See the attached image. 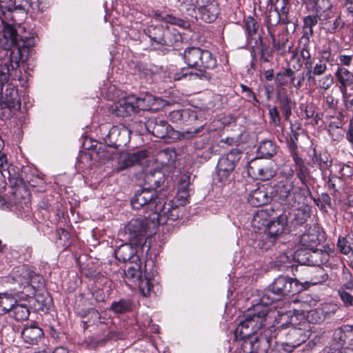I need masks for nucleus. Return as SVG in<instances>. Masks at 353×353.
<instances>
[{
    "label": "nucleus",
    "instance_id": "obj_1",
    "mask_svg": "<svg viewBox=\"0 0 353 353\" xmlns=\"http://www.w3.org/2000/svg\"><path fill=\"white\" fill-rule=\"evenodd\" d=\"M7 20L0 19V46L6 53L5 58L0 61V84L2 86L7 83L10 68L15 70L19 67L22 54L26 50L34 46L36 37L33 32H27L23 24L8 23Z\"/></svg>",
    "mask_w": 353,
    "mask_h": 353
},
{
    "label": "nucleus",
    "instance_id": "obj_2",
    "mask_svg": "<svg viewBox=\"0 0 353 353\" xmlns=\"http://www.w3.org/2000/svg\"><path fill=\"white\" fill-rule=\"evenodd\" d=\"M131 205L135 210L143 208L153 224L163 225L168 221L177 220L181 215L180 208L174 205L172 201L166 202L150 189L138 190L131 199Z\"/></svg>",
    "mask_w": 353,
    "mask_h": 353
},
{
    "label": "nucleus",
    "instance_id": "obj_3",
    "mask_svg": "<svg viewBox=\"0 0 353 353\" xmlns=\"http://www.w3.org/2000/svg\"><path fill=\"white\" fill-rule=\"evenodd\" d=\"M12 279L18 283L19 288H14L11 292L0 293V315L9 314L20 293L30 296L34 294L36 288L43 286L42 278L24 265L12 270Z\"/></svg>",
    "mask_w": 353,
    "mask_h": 353
},
{
    "label": "nucleus",
    "instance_id": "obj_4",
    "mask_svg": "<svg viewBox=\"0 0 353 353\" xmlns=\"http://www.w3.org/2000/svg\"><path fill=\"white\" fill-rule=\"evenodd\" d=\"M183 59L189 68L176 72L173 76L176 81L210 79V74L205 70L214 69L217 63L215 57L210 51L196 47L186 48L183 52Z\"/></svg>",
    "mask_w": 353,
    "mask_h": 353
},
{
    "label": "nucleus",
    "instance_id": "obj_5",
    "mask_svg": "<svg viewBox=\"0 0 353 353\" xmlns=\"http://www.w3.org/2000/svg\"><path fill=\"white\" fill-rule=\"evenodd\" d=\"M287 174L288 177L278 186L279 199L283 205L292 210V221L294 224L301 225L307 221L309 216L308 206L305 204L306 196L303 189L295 186L291 179L294 176V170L289 168Z\"/></svg>",
    "mask_w": 353,
    "mask_h": 353
},
{
    "label": "nucleus",
    "instance_id": "obj_6",
    "mask_svg": "<svg viewBox=\"0 0 353 353\" xmlns=\"http://www.w3.org/2000/svg\"><path fill=\"white\" fill-rule=\"evenodd\" d=\"M272 301L270 300L269 294H263L261 298V303L247 311L244 320L241 321L235 329L236 338L249 337L265 325L269 312V305L272 303Z\"/></svg>",
    "mask_w": 353,
    "mask_h": 353
},
{
    "label": "nucleus",
    "instance_id": "obj_7",
    "mask_svg": "<svg viewBox=\"0 0 353 353\" xmlns=\"http://www.w3.org/2000/svg\"><path fill=\"white\" fill-rule=\"evenodd\" d=\"M303 290L302 285L296 279L285 276H279L268 286L264 294H269L270 300L272 303L281 299V298L295 294Z\"/></svg>",
    "mask_w": 353,
    "mask_h": 353
},
{
    "label": "nucleus",
    "instance_id": "obj_8",
    "mask_svg": "<svg viewBox=\"0 0 353 353\" xmlns=\"http://www.w3.org/2000/svg\"><path fill=\"white\" fill-rule=\"evenodd\" d=\"M240 156V151L235 148L219 157L216 168L217 181L219 183L226 185L233 180L234 171Z\"/></svg>",
    "mask_w": 353,
    "mask_h": 353
},
{
    "label": "nucleus",
    "instance_id": "obj_9",
    "mask_svg": "<svg viewBox=\"0 0 353 353\" xmlns=\"http://www.w3.org/2000/svg\"><path fill=\"white\" fill-rule=\"evenodd\" d=\"M145 32L152 41L161 45L172 46L182 40L181 35L175 29L164 28L163 26H150Z\"/></svg>",
    "mask_w": 353,
    "mask_h": 353
},
{
    "label": "nucleus",
    "instance_id": "obj_10",
    "mask_svg": "<svg viewBox=\"0 0 353 353\" xmlns=\"http://www.w3.org/2000/svg\"><path fill=\"white\" fill-rule=\"evenodd\" d=\"M149 222L152 223L148 216H139L132 219L125 226L123 231L120 233L126 241L137 243L139 238L143 236L149 227Z\"/></svg>",
    "mask_w": 353,
    "mask_h": 353
},
{
    "label": "nucleus",
    "instance_id": "obj_11",
    "mask_svg": "<svg viewBox=\"0 0 353 353\" xmlns=\"http://www.w3.org/2000/svg\"><path fill=\"white\" fill-rule=\"evenodd\" d=\"M295 256L300 263L319 268L326 264L330 260V254L327 251L315 248L305 251L299 250L296 252Z\"/></svg>",
    "mask_w": 353,
    "mask_h": 353
},
{
    "label": "nucleus",
    "instance_id": "obj_12",
    "mask_svg": "<svg viewBox=\"0 0 353 353\" xmlns=\"http://www.w3.org/2000/svg\"><path fill=\"white\" fill-rule=\"evenodd\" d=\"M247 170L250 176L261 181L269 180L276 174L272 163L265 162L261 158L252 159L248 163Z\"/></svg>",
    "mask_w": 353,
    "mask_h": 353
},
{
    "label": "nucleus",
    "instance_id": "obj_13",
    "mask_svg": "<svg viewBox=\"0 0 353 353\" xmlns=\"http://www.w3.org/2000/svg\"><path fill=\"white\" fill-rule=\"evenodd\" d=\"M290 214V212L287 214L286 212H283L277 216L272 217L270 224L263 232L271 243H274L285 231Z\"/></svg>",
    "mask_w": 353,
    "mask_h": 353
},
{
    "label": "nucleus",
    "instance_id": "obj_14",
    "mask_svg": "<svg viewBox=\"0 0 353 353\" xmlns=\"http://www.w3.org/2000/svg\"><path fill=\"white\" fill-rule=\"evenodd\" d=\"M324 239V232L316 224L310 226L300 238V244L305 250L315 248Z\"/></svg>",
    "mask_w": 353,
    "mask_h": 353
},
{
    "label": "nucleus",
    "instance_id": "obj_15",
    "mask_svg": "<svg viewBox=\"0 0 353 353\" xmlns=\"http://www.w3.org/2000/svg\"><path fill=\"white\" fill-rule=\"evenodd\" d=\"M269 332H272V330H265L264 333H261L254 340H251L249 343L250 351L247 353H267L270 347V340L273 336H270Z\"/></svg>",
    "mask_w": 353,
    "mask_h": 353
},
{
    "label": "nucleus",
    "instance_id": "obj_16",
    "mask_svg": "<svg viewBox=\"0 0 353 353\" xmlns=\"http://www.w3.org/2000/svg\"><path fill=\"white\" fill-rule=\"evenodd\" d=\"M112 111L119 117H127L132 113L137 112L138 108L135 101L134 97H128V98L119 100L112 107Z\"/></svg>",
    "mask_w": 353,
    "mask_h": 353
},
{
    "label": "nucleus",
    "instance_id": "obj_17",
    "mask_svg": "<svg viewBox=\"0 0 353 353\" xmlns=\"http://www.w3.org/2000/svg\"><path fill=\"white\" fill-rule=\"evenodd\" d=\"M21 337L26 343L37 345L44 338L43 330L35 323H31L23 327L21 332Z\"/></svg>",
    "mask_w": 353,
    "mask_h": 353
},
{
    "label": "nucleus",
    "instance_id": "obj_18",
    "mask_svg": "<svg viewBox=\"0 0 353 353\" xmlns=\"http://www.w3.org/2000/svg\"><path fill=\"white\" fill-rule=\"evenodd\" d=\"M273 214L274 210L272 208L256 211L252 221V226L254 230H255L256 232H264L268 224H270Z\"/></svg>",
    "mask_w": 353,
    "mask_h": 353
},
{
    "label": "nucleus",
    "instance_id": "obj_19",
    "mask_svg": "<svg viewBox=\"0 0 353 353\" xmlns=\"http://www.w3.org/2000/svg\"><path fill=\"white\" fill-rule=\"evenodd\" d=\"M333 339L336 342L337 347L353 345V325H343L335 330Z\"/></svg>",
    "mask_w": 353,
    "mask_h": 353
},
{
    "label": "nucleus",
    "instance_id": "obj_20",
    "mask_svg": "<svg viewBox=\"0 0 353 353\" xmlns=\"http://www.w3.org/2000/svg\"><path fill=\"white\" fill-rule=\"evenodd\" d=\"M148 131L156 137L163 139L169 131L170 125L163 120L156 118L150 119L145 123Z\"/></svg>",
    "mask_w": 353,
    "mask_h": 353
},
{
    "label": "nucleus",
    "instance_id": "obj_21",
    "mask_svg": "<svg viewBox=\"0 0 353 353\" xmlns=\"http://www.w3.org/2000/svg\"><path fill=\"white\" fill-rule=\"evenodd\" d=\"M138 110H157L163 105V101L151 94H145L143 97L135 98Z\"/></svg>",
    "mask_w": 353,
    "mask_h": 353
},
{
    "label": "nucleus",
    "instance_id": "obj_22",
    "mask_svg": "<svg viewBox=\"0 0 353 353\" xmlns=\"http://www.w3.org/2000/svg\"><path fill=\"white\" fill-rule=\"evenodd\" d=\"M296 145L294 143H292L290 146L291 154L295 164V168L297 177L300 181L304 183L306 178L309 174L307 167L305 166L303 160L299 156L296 151Z\"/></svg>",
    "mask_w": 353,
    "mask_h": 353
},
{
    "label": "nucleus",
    "instance_id": "obj_23",
    "mask_svg": "<svg viewBox=\"0 0 353 353\" xmlns=\"http://www.w3.org/2000/svg\"><path fill=\"white\" fill-rule=\"evenodd\" d=\"M153 17L157 21H161L165 23L174 25L182 29H188L190 28V23L188 21L176 18L172 14L155 11L154 12Z\"/></svg>",
    "mask_w": 353,
    "mask_h": 353
},
{
    "label": "nucleus",
    "instance_id": "obj_24",
    "mask_svg": "<svg viewBox=\"0 0 353 353\" xmlns=\"http://www.w3.org/2000/svg\"><path fill=\"white\" fill-rule=\"evenodd\" d=\"M334 74L340 84L339 90L341 92H347V87L353 84V74L347 69L339 66Z\"/></svg>",
    "mask_w": 353,
    "mask_h": 353
},
{
    "label": "nucleus",
    "instance_id": "obj_25",
    "mask_svg": "<svg viewBox=\"0 0 353 353\" xmlns=\"http://www.w3.org/2000/svg\"><path fill=\"white\" fill-rule=\"evenodd\" d=\"M248 201L250 205L259 207L268 204L271 201V197L264 188H259L250 193Z\"/></svg>",
    "mask_w": 353,
    "mask_h": 353
},
{
    "label": "nucleus",
    "instance_id": "obj_26",
    "mask_svg": "<svg viewBox=\"0 0 353 353\" xmlns=\"http://www.w3.org/2000/svg\"><path fill=\"white\" fill-rule=\"evenodd\" d=\"M4 102L10 108L18 109L21 108V101L19 97L17 88L12 85L8 84L4 91Z\"/></svg>",
    "mask_w": 353,
    "mask_h": 353
},
{
    "label": "nucleus",
    "instance_id": "obj_27",
    "mask_svg": "<svg viewBox=\"0 0 353 353\" xmlns=\"http://www.w3.org/2000/svg\"><path fill=\"white\" fill-rule=\"evenodd\" d=\"M146 157L147 152L145 150H139L136 152L128 153L123 157L122 159L123 163L117 168V171L120 172L127 168L132 166L133 165L138 163Z\"/></svg>",
    "mask_w": 353,
    "mask_h": 353
},
{
    "label": "nucleus",
    "instance_id": "obj_28",
    "mask_svg": "<svg viewBox=\"0 0 353 353\" xmlns=\"http://www.w3.org/2000/svg\"><path fill=\"white\" fill-rule=\"evenodd\" d=\"M125 282L129 285H133L135 283L139 281V279L142 276V272L141 270V265L137 263H130L128 268L124 271Z\"/></svg>",
    "mask_w": 353,
    "mask_h": 353
},
{
    "label": "nucleus",
    "instance_id": "obj_29",
    "mask_svg": "<svg viewBox=\"0 0 353 353\" xmlns=\"http://www.w3.org/2000/svg\"><path fill=\"white\" fill-rule=\"evenodd\" d=\"M145 184L149 185L146 189H150L153 191L159 188L164 182V176L160 170H154L147 173L144 177Z\"/></svg>",
    "mask_w": 353,
    "mask_h": 353
},
{
    "label": "nucleus",
    "instance_id": "obj_30",
    "mask_svg": "<svg viewBox=\"0 0 353 353\" xmlns=\"http://www.w3.org/2000/svg\"><path fill=\"white\" fill-rule=\"evenodd\" d=\"M8 314L17 321H22L28 319L30 310L26 304L18 303L16 301Z\"/></svg>",
    "mask_w": 353,
    "mask_h": 353
},
{
    "label": "nucleus",
    "instance_id": "obj_31",
    "mask_svg": "<svg viewBox=\"0 0 353 353\" xmlns=\"http://www.w3.org/2000/svg\"><path fill=\"white\" fill-rule=\"evenodd\" d=\"M133 243H124L119 246L114 250L115 257L120 261L125 262L130 260L135 252V249L132 246Z\"/></svg>",
    "mask_w": 353,
    "mask_h": 353
},
{
    "label": "nucleus",
    "instance_id": "obj_32",
    "mask_svg": "<svg viewBox=\"0 0 353 353\" xmlns=\"http://www.w3.org/2000/svg\"><path fill=\"white\" fill-rule=\"evenodd\" d=\"M0 19L14 20V3L12 0H0Z\"/></svg>",
    "mask_w": 353,
    "mask_h": 353
},
{
    "label": "nucleus",
    "instance_id": "obj_33",
    "mask_svg": "<svg viewBox=\"0 0 353 353\" xmlns=\"http://www.w3.org/2000/svg\"><path fill=\"white\" fill-rule=\"evenodd\" d=\"M313 161H316L321 170H328L332 165V160L330 155L327 152L316 154L314 150Z\"/></svg>",
    "mask_w": 353,
    "mask_h": 353
},
{
    "label": "nucleus",
    "instance_id": "obj_34",
    "mask_svg": "<svg viewBox=\"0 0 353 353\" xmlns=\"http://www.w3.org/2000/svg\"><path fill=\"white\" fill-rule=\"evenodd\" d=\"M258 153L261 158L271 157L276 154V146L271 141H263L258 148Z\"/></svg>",
    "mask_w": 353,
    "mask_h": 353
},
{
    "label": "nucleus",
    "instance_id": "obj_35",
    "mask_svg": "<svg viewBox=\"0 0 353 353\" xmlns=\"http://www.w3.org/2000/svg\"><path fill=\"white\" fill-rule=\"evenodd\" d=\"M133 285L138 286L142 295L144 296H148L150 294V292L152 290L153 281L147 276L145 278H142L141 276L139 279V281L135 283Z\"/></svg>",
    "mask_w": 353,
    "mask_h": 353
},
{
    "label": "nucleus",
    "instance_id": "obj_36",
    "mask_svg": "<svg viewBox=\"0 0 353 353\" xmlns=\"http://www.w3.org/2000/svg\"><path fill=\"white\" fill-rule=\"evenodd\" d=\"M210 6L201 11L200 13L201 19L207 23L214 21L219 14L217 5L216 3L209 5Z\"/></svg>",
    "mask_w": 353,
    "mask_h": 353
},
{
    "label": "nucleus",
    "instance_id": "obj_37",
    "mask_svg": "<svg viewBox=\"0 0 353 353\" xmlns=\"http://www.w3.org/2000/svg\"><path fill=\"white\" fill-rule=\"evenodd\" d=\"M334 83V77L332 74H327L319 78L316 82V88L319 92L323 93L330 88Z\"/></svg>",
    "mask_w": 353,
    "mask_h": 353
},
{
    "label": "nucleus",
    "instance_id": "obj_38",
    "mask_svg": "<svg viewBox=\"0 0 353 353\" xmlns=\"http://www.w3.org/2000/svg\"><path fill=\"white\" fill-rule=\"evenodd\" d=\"M327 279L328 275L325 270L321 268H318L316 269L314 274L307 282L312 285H317L324 283L327 280Z\"/></svg>",
    "mask_w": 353,
    "mask_h": 353
},
{
    "label": "nucleus",
    "instance_id": "obj_39",
    "mask_svg": "<svg viewBox=\"0 0 353 353\" xmlns=\"http://www.w3.org/2000/svg\"><path fill=\"white\" fill-rule=\"evenodd\" d=\"M131 308L130 301L121 299L119 301L113 302L111 305V310L117 314H122L129 311Z\"/></svg>",
    "mask_w": 353,
    "mask_h": 353
},
{
    "label": "nucleus",
    "instance_id": "obj_40",
    "mask_svg": "<svg viewBox=\"0 0 353 353\" xmlns=\"http://www.w3.org/2000/svg\"><path fill=\"white\" fill-rule=\"evenodd\" d=\"M281 109L285 120H288L292 114V102L288 97H283L280 99Z\"/></svg>",
    "mask_w": 353,
    "mask_h": 353
},
{
    "label": "nucleus",
    "instance_id": "obj_41",
    "mask_svg": "<svg viewBox=\"0 0 353 353\" xmlns=\"http://www.w3.org/2000/svg\"><path fill=\"white\" fill-rule=\"evenodd\" d=\"M282 318H290V321H287V323H283L281 325V327L283 329L289 328L291 327L292 330L293 331L294 334H298L300 330H297L296 328V323L298 320V318L296 315H291V313H287L283 315H282Z\"/></svg>",
    "mask_w": 353,
    "mask_h": 353
},
{
    "label": "nucleus",
    "instance_id": "obj_42",
    "mask_svg": "<svg viewBox=\"0 0 353 353\" xmlns=\"http://www.w3.org/2000/svg\"><path fill=\"white\" fill-rule=\"evenodd\" d=\"M338 294L345 307L353 306V295L345 290L344 288H340L338 290Z\"/></svg>",
    "mask_w": 353,
    "mask_h": 353
},
{
    "label": "nucleus",
    "instance_id": "obj_43",
    "mask_svg": "<svg viewBox=\"0 0 353 353\" xmlns=\"http://www.w3.org/2000/svg\"><path fill=\"white\" fill-rule=\"evenodd\" d=\"M13 3L14 12L17 11H20L25 14L30 12L31 6L30 0H14Z\"/></svg>",
    "mask_w": 353,
    "mask_h": 353
},
{
    "label": "nucleus",
    "instance_id": "obj_44",
    "mask_svg": "<svg viewBox=\"0 0 353 353\" xmlns=\"http://www.w3.org/2000/svg\"><path fill=\"white\" fill-rule=\"evenodd\" d=\"M30 12L37 13L43 11L48 4V0H30Z\"/></svg>",
    "mask_w": 353,
    "mask_h": 353
},
{
    "label": "nucleus",
    "instance_id": "obj_45",
    "mask_svg": "<svg viewBox=\"0 0 353 353\" xmlns=\"http://www.w3.org/2000/svg\"><path fill=\"white\" fill-rule=\"evenodd\" d=\"M337 246L341 252L345 255L349 254L352 250L350 243L344 237L339 238Z\"/></svg>",
    "mask_w": 353,
    "mask_h": 353
},
{
    "label": "nucleus",
    "instance_id": "obj_46",
    "mask_svg": "<svg viewBox=\"0 0 353 353\" xmlns=\"http://www.w3.org/2000/svg\"><path fill=\"white\" fill-rule=\"evenodd\" d=\"M189 196H190V192L178 191L176 198L177 201H179V204L181 206H183L187 203ZM172 203H173V202L172 201ZM172 204L174 205H176L178 207L177 205H174V203H172ZM179 208H180V210H181V215L179 216V217H180L182 216V214H183V207L179 206Z\"/></svg>",
    "mask_w": 353,
    "mask_h": 353
},
{
    "label": "nucleus",
    "instance_id": "obj_47",
    "mask_svg": "<svg viewBox=\"0 0 353 353\" xmlns=\"http://www.w3.org/2000/svg\"><path fill=\"white\" fill-rule=\"evenodd\" d=\"M245 28L249 35L252 36L256 34L257 30V24L256 20L252 17H248L245 19Z\"/></svg>",
    "mask_w": 353,
    "mask_h": 353
},
{
    "label": "nucleus",
    "instance_id": "obj_48",
    "mask_svg": "<svg viewBox=\"0 0 353 353\" xmlns=\"http://www.w3.org/2000/svg\"><path fill=\"white\" fill-rule=\"evenodd\" d=\"M190 176L182 175L179 182L178 191L190 192Z\"/></svg>",
    "mask_w": 353,
    "mask_h": 353
},
{
    "label": "nucleus",
    "instance_id": "obj_49",
    "mask_svg": "<svg viewBox=\"0 0 353 353\" xmlns=\"http://www.w3.org/2000/svg\"><path fill=\"white\" fill-rule=\"evenodd\" d=\"M269 115L271 121L276 125L279 126L281 123V118L279 116V111L276 106H269Z\"/></svg>",
    "mask_w": 353,
    "mask_h": 353
},
{
    "label": "nucleus",
    "instance_id": "obj_50",
    "mask_svg": "<svg viewBox=\"0 0 353 353\" xmlns=\"http://www.w3.org/2000/svg\"><path fill=\"white\" fill-rule=\"evenodd\" d=\"M318 22V17L314 15H309L304 19V26L305 28H309L310 32L312 33V28L316 25Z\"/></svg>",
    "mask_w": 353,
    "mask_h": 353
},
{
    "label": "nucleus",
    "instance_id": "obj_51",
    "mask_svg": "<svg viewBox=\"0 0 353 353\" xmlns=\"http://www.w3.org/2000/svg\"><path fill=\"white\" fill-rule=\"evenodd\" d=\"M327 65L322 61H319L314 66L312 74L314 76H320L325 72Z\"/></svg>",
    "mask_w": 353,
    "mask_h": 353
},
{
    "label": "nucleus",
    "instance_id": "obj_52",
    "mask_svg": "<svg viewBox=\"0 0 353 353\" xmlns=\"http://www.w3.org/2000/svg\"><path fill=\"white\" fill-rule=\"evenodd\" d=\"M181 9L186 11H194L196 10L194 0H178Z\"/></svg>",
    "mask_w": 353,
    "mask_h": 353
},
{
    "label": "nucleus",
    "instance_id": "obj_53",
    "mask_svg": "<svg viewBox=\"0 0 353 353\" xmlns=\"http://www.w3.org/2000/svg\"><path fill=\"white\" fill-rule=\"evenodd\" d=\"M343 100L345 108L353 112V94L345 92L342 93Z\"/></svg>",
    "mask_w": 353,
    "mask_h": 353
},
{
    "label": "nucleus",
    "instance_id": "obj_54",
    "mask_svg": "<svg viewBox=\"0 0 353 353\" xmlns=\"http://www.w3.org/2000/svg\"><path fill=\"white\" fill-rule=\"evenodd\" d=\"M339 172L342 176L350 177L353 175V168L346 164H339Z\"/></svg>",
    "mask_w": 353,
    "mask_h": 353
},
{
    "label": "nucleus",
    "instance_id": "obj_55",
    "mask_svg": "<svg viewBox=\"0 0 353 353\" xmlns=\"http://www.w3.org/2000/svg\"><path fill=\"white\" fill-rule=\"evenodd\" d=\"M196 9H198L199 12L207 8H208L211 4H213L214 2L213 0H194Z\"/></svg>",
    "mask_w": 353,
    "mask_h": 353
},
{
    "label": "nucleus",
    "instance_id": "obj_56",
    "mask_svg": "<svg viewBox=\"0 0 353 353\" xmlns=\"http://www.w3.org/2000/svg\"><path fill=\"white\" fill-rule=\"evenodd\" d=\"M7 164L8 161L6 155L2 152H0V172L4 177L6 176L4 172H7L8 174H10L9 171L5 168V167L7 166Z\"/></svg>",
    "mask_w": 353,
    "mask_h": 353
},
{
    "label": "nucleus",
    "instance_id": "obj_57",
    "mask_svg": "<svg viewBox=\"0 0 353 353\" xmlns=\"http://www.w3.org/2000/svg\"><path fill=\"white\" fill-rule=\"evenodd\" d=\"M301 56L305 60H306L305 63V65L307 69H310L312 65V62L310 60V53L309 50L306 48H303L301 50Z\"/></svg>",
    "mask_w": 353,
    "mask_h": 353
},
{
    "label": "nucleus",
    "instance_id": "obj_58",
    "mask_svg": "<svg viewBox=\"0 0 353 353\" xmlns=\"http://www.w3.org/2000/svg\"><path fill=\"white\" fill-rule=\"evenodd\" d=\"M344 22L340 17H337L334 21V28H327V30L330 33H334L338 29L342 28L344 26Z\"/></svg>",
    "mask_w": 353,
    "mask_h": 353
},
{
    "label": "nucleus",
    "instance_id": "obj_59",
    "mask_svg": "<svg viewBox=\"0 0 353 353\" xmlns=\"http://www.w3.org/2000/svg\"><path fill=\"white\" fill-rule=\"evenodd\" d=\"M241 87L242 91L245 94V97L248 98L249 101H251L252 99L253 101L258 102V100L256 99L254 93L248 87L244 85H241Z\"/></svg>",
    "mask_w": 353,
    "mask_h": 353
},
{
    "label": "nucleus",
    "instance_id": "obj_60",
    "mask_svg": "<svg viewBox=\"0 0 353 353\" xmlns=\"http://www.w3.org/2000/svg\"><path fill=\"white\" fill-rule=\"evenodd\" d=\"M352 59L353 56L351 55L340 54L339 56V60L340 63L345 66H349L351 65Z\"/></svg>",
    "mask_w": 353,
    "mask_h": 353
},
{
    "label": "nucleus",
    "instance_id": "obj_61",
    "mask_svg": "<svg viewBox=\"0 0 353 353\" xmlns=\"http://www.w3.org/2000/svg\"><path fill=\"white\" fill-rule=\"evenodd\" d=\"M271 54L270 51L263 46L261 48V60L263 62L270 61Z\"/></svg>",
    "mask_w": 353,
    "mask_h": 353
},
{
    "label": "nucleus",
    "instance_id": "obj_62",
    "mask_svg": "<svg viewBox=\"0 0 353 353\" xmlns=\"http://www.w3.org/2000/svg\"><path fill=\"white\" fill-rule=\"evenodd\" d=\"M292 255L288 256L285 253H282L277 256V263L279 264H286L291 261Z\"/></svg>",
    "mask_w": 353,
    "mask_h": 353
},
{
    "label": "nucleus",
    "instance_id": "obj_63",
    "mask_svg": "<svg viewBox=\"0 0 353 353\" xmlns=\"http://www.w3.org/2000/svg\"><path fill=\"white\" fill-rule=\"evenodd\" d=\"M99 345V343L92 338H89L88 340L85 341V346L88 350H94Z\"/></svg>",
    "mask_w": 353,
    "mask_h": 353
},
{
    "label": "nucleus",
    "instance_id": "obj_64",
    "mask_svg": "<svg viewBox=\"0 0 353 353\" xmlns=\"http://www.w3.org/2000/svg\"><path fill=\"white\" fill-rule=\"evenodd\" d=\"M120 134V130L118 127L117 126H112L109 133L107 135L108 139H110V140L112 139H114L117 135Z\"/></svg>",
    "mask_w": 353,
    "mask_h": 353
}]
</instances>
